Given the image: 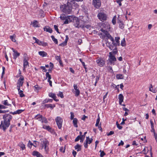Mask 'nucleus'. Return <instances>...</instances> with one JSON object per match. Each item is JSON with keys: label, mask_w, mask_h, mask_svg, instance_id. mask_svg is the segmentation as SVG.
Masks as SVG:
<instances>
[{"label": "nucleus", "mask_w": 157, "mask_h": 157, "mask_svg": "<svg viewBox=\"0 0 157 157\" xmlns=\"http://www.w3.org/2000/svg\"><path fill=\"white\" fill-rule=\"evenodd\" d=\"M38 53L40 56H42L43 57L46 56L47 55V53L44 51H40Z\"/></svg>", "instance_id": "obj_25"}, {"label": "nucleus", "mask_w": 157, "mask_h": 157, "mask_svg": "<svg viewBox=\"0 0 157 157\" xmlns=\"http://www.w3.org/2000/svg\"><path fill=\"white\" fill-rule=\"evenodd\" d=\"M32 24L33 25V26L35 27H39L38 22L36 21H34Z\"/></svg>", "instance_id": "obj_34"}, {"label": "nucleus", "mask_w": 157, "mask_h": 157, "mask_svg": "<svg viewBox=\"0 0 157 157\" xmlns=\"http://www.w3.org/2000/svg\"><path fill=\"white\" fill-rule=\"evenodd\" d=\"M118 99H119V104L121 105V103L123 102L124 100V97L122 94H119L118 96Z\"/></svg>", "instance_id": "obj_22"}, {"label": "nucleus", "mask_w": 157, "mask_h": 157, "mask_svg": "<svg viewBox=\"0 0 157 157\" xmlns=\"http://www.w3.org/2000/svg\"><path fill=\"white\" fill-rule=\"evenodd\" d=\"M48 96L49 97L53 98V100L56 101H59L58 99H56V97L55 94L52 93H49L48 94Z\"/></svg>", "instance_id": "obj_17"}, {"label": "nucleus", "mask_w": 157, "mask_h": 157, "mask_svg": "<svg viewBox=\"0 0 157 157\" xmlns=\"http://www.w3.org/2000/svg\"><path fill=\"white\" fill-rule=\"evenodd\" d=\"M34 87L36 90H39L40 89V88L39 87V86L38 85H35Z\"/></svg>", "instance_id": "obj_62"}, {"label": "nucleus", "mask_w": 157, "mask_h": 157, "mask_svg": "<svg viewBox=\"0 0 157 157\" xmlns=\"http://www.w3.org/2000/svg\"><path fill=\"white\" fill-rule=\"evenodd\" d=\"M24 60H23V70L24 71L25 68L29 66L28 61L29 60V58L28 57L26 54H24Z\"/></svg>", "instance_id": "obj_8"}, {"label": "nucleus", "mask_w": 157, "mask_h": 157, "mask_svg": "<svg viewBox=\"0 0 157 157\" xmlns=\"http://www.w3.org/2000/svg\"><path fill=\"white\" fill-rule=\"evenodd\" d=\"M75 150H77V151H80L81 149V146L77 144L74 147Z\"/></svg>", "instance_id": "obj_27"}, {"label": "nucleus", "mask_w": 157, "mask_h": 157, "mask_svg": "<svg viewBox=\"0 0 157 157\" xmlns=\"http://www.w3.org/2000/svg\"><path fill=\"white\" fill-rule=\"evenodd\" d=\"M13 58L14 59H16L17 58L20 56V53H18L17 51H15V50H13Z\"/></svg>", "instance_id": "obj_19"}, {"label": "nucleus", "mask_w": 157, "mask_h": 157, "mask_svg": "<svg viewBox=\"0 0 157 157\" xmlns=\"http://www.w3.org/2000/svg\"><path fill=\"white\" fill-rule=\"evenodd\" d=\"M54 28L55 30L57 31V32L58 33H59L58 28V26L57 25H54Z\"/></svg>", "instance_id": "obj_55"}, {"label": "nucleus", "mask_w": 157, "mask_h": 157, "mask_svg": "<svg viewBox=\"0 0 157 157\" xmlns=\"http://www.w3.org/2000/svg\"><path fill=\"white\" fill-rule=\"evenodd\" d=\"M33 145V144L29 140V141L28 144V146L30 148H31L32 146Z\"/></svg>", "instance_id": "obj_50"}, {"label": "nucleus", "mask_w": 157, "mask_h": 157, "mask_svg": "<svg viewBox=\"0 0 157 157\" xmlns=\"http://www.w3.org/2000/svg\"><path fill=\"white\" fill-rule=\"evenodd\" d=\"M93 141V139L92 138H90L89 137H86V142L84 143V146L85 147L87 148L88 147V144H91Z\"/></svg>", "instance_id": "obj_14"}, {"label": "nucleus", "mask_w": 157, "mask_h": 157, "mask_svg": "<svg viewBox=\"0 0 157 157\" xmlns=\"http://www.w3.org/2000/svg\"><path fill=\"white\" fill-rule=\"evenodd\" d=\"M43 116L42 115H40V114L37 115L35 117V118L36 120H37L38 121H41L42 120Z\"/></svg>", "instance_id": "obj_23"}, {"label": "nucleus", "mask_w": 157, "mask_h": 157, "mask_svg": "<svg viewBox=\"0 0 157 157\" xmlns=\"http://www.w3.org/2000/svg\"><path fill=\"white\" fill-rule=\"evenodd\" d=\"M114 133V132L113 131H111L109 132V133H108L107 134V135L108 136H110V135H112Z\"/></svg>", "instance_id": "obj_60"}, {"label": "nucleus", "mask_w": 157, "mask_h": 157, "mask_svg": "<svg viewBox=\"0 0 157 157\" xmlns=\"http://www.w3.org/2000/svg\"><path fill=\"white\" fill-rule=\"evenodd\" d=\"M41 141L40 146L42 149L44 148L46 153H48L49 151L48 145L49 143L46 139L42 138L40 139Z\"/></svg>", "instance_id": "obj_4"}, {"label": "nucleus", "mask_w": 157, "mask_h": 157, "mask_svg": "<svg viewBox=\"0 0 157 157\" xmlns=\"http://www.w3.org/2000/svg\"><path fill=\"white\" fill-rule=\"evenodd\" d=\"M99 152L101 153L100 156L101 157H103L105 155V153L103 151H102L101 150H100Z\"/></svg>", "instance_id": "obj_47"}, {"label": "nucleus", "mask_w": 157, "mask_h": 157, "mask_svg": "<svg viewBox=\"0 0 157 157\" xmlns=\"http://www.w3.org/2000/svg\"><path fill=\"white\" fill-rule=\"evenodd\" d=\"M6 107L3 105H0V109H5L6 108Z\"/></svg>", "instance_id": "obj_63"}, {"label": "nucleus", "mask_w": 157, "mask_h": 157, "mask_svg": "<svg viewBox=\"0 0 157 157\" xmlns=\"http://www.w3.org/2000/svg\"><path fill=\"white\" fill-rule=\"evenodd\" d=\"M46 78H48V80H50L51 78V75L49 74V72H47L46 74Z\"/></svg>", "instance_id": "obj_44"}, {"label": "nucleus", "mask_w": 157, "mask_h": 157, "mask_svg": "<svg viewBox=\"0 0 157 157\" xmlns=\"http://www.w3.org/2000/svg\"><path fill=\"white\" fill-rule=\"evenodd\" d=\"M74 25L77 28H83V25H82V22L80 19L79 20L78 18H75V20H74Z\"/></svg>", "instance_id": "obj_6"}, {"label": "nucleus", "mask_w": 157, "mask_h": 157, "mask_svg": "<svg viewBox=\"0 0 157 157\" xmlns=\"http://www.w3.org/2000/svg\"><path fill=\"white\" fill-rule=\"evenodd\" d=\"M86 133H87V132H85L84 133V134L83 135H81V136H80L81 137V138L84 139V138L85 137V135Z\"/></svg>", "instance_id": "obj_59"}, {"label": "nucleus", "mask_w": 157, "mask_h": 157, "mask_svg": "<svg viewBox=\"0 0 157 157\" xmlns=\"http://www.w3.org/2000/svg\"><path fill=\"white\" fill-rule=\"evenodd\" d=\"M44 29V31L48 32L50 33H51L52 32V29L48 26H45Z\"/></svg>", "instance_id": "obj_21"}, {"label": "nucleus", "mask_w": 157, "mask_h": 157, "mask_svg": "<svg viewBox=\"0 0 157 157\" xmlns=\"http://www.w3.org/2000/svg\"><path fill=\"white\" fill-rule=\"evenodd\" d=\"M42 120L41 122L42 123H44L45 124H47L48 123V121L47 119L45 117H42Z\"/></svg>", "instance_id": "obj_42"}, {"label": "nucleus", "mask_w": 157, "mask_h": 157, "mask_svg": "<svg viewBox=\"0 0 157 157\" xmlns=\"http://www.w3.org/2000/svg\"><path fill=\"white\" fill-rule=\"evenodd\" d=\"M152 84L150 85V86L149 87V90L151 91L152 92H153V93H155L157 91V90L155 88H152L151 89V88H152Z\"/></svg>", "instance_id": "obj_30"}, {"label": "nucleus", "mask_w": 157, "mask_h": 157, "mask_svg": "<svg viewBox=\"0 0 157 157\" xmlns=\"http://www.w3.org/2000/svg\"><path fill=\"white\" fill-rule=\"evenodd\" d=\"M107 39H110L112 42V44L111 43L107 41L106 43L107 46L111 50H114L117 49V46L120 45V37H116L115 38V40L109 34L107 33Z\"/></svg>", "instance_id": "obj_1"}, {"label": "nucleus", "mask_w": 157, "mask_h": 157, "mask_svg": "<svg viewBox=\"0 0 157 157\" xmlns=\"http://www.w3.org/2000/svg\"><path fill=\"white\" fill-rule=\"evenodd\" d=\"M109 62L112 64L113 62H115L117 60V59L114 56H113L111 52L109 53Z\"/></svg>", "instance_id": "obj_15"}, {"label": "nucleus", "mask_w": 157, "mask_h": 157, "mask_svg": "<svg viewBox=\"0 0 157 157\" xmlns=\"http://www.w3.org/2000/svg\"><path fill=\"white\" fill-rule=\"evenodd\" d=\"M124 142L122 140H121V142L118 144V146H120L121 145L123 146L124 145Z\"/></svg>", "instance_id": "obj_61"}, {"label": "nucleus", "mask_w": 157, "mask_h": 157, "mask_svg": "<svg viewBox=\"0 0 157 157\" xmlns=\"http://www.w3.org/2000/svg\"><path fill=\"white\" fill-rule=\"evenodd\" d=\"M77 122H78V120L76 118H75L73 121V123L74 124V126L76 128L78 127V125H77Z\"/></svg>", "instance_id": "obj_26"}, {"label": "nucleus", "mask_w": 157, "mask_h": 157, "mask_svg": "<svg viewBox=\"0 0 157 157\" xmlns=\"http://www.w3.org/2000/svg\"><path fill=\"white\" fill-rule=\"evenodd\" d=\"M116 16H115L113 17L112 20V22L113 25H115L116 23Z\"/></svg>", "instance_id": "obj_43"}, {"label": "nucleus", "mask_w": 157, "mask_h": 157, "mask_svg": "<svg viewBox=\"0 0 157 157\" xmlns=\"http://www.w3.org/2000/svg\"><path fill=\"white\" fill-rule=\"evenodd\" d=\"M72 154L74 157H75V156L77 154V152L76 151H73L72 152Z\"/></svg>", "instance_id": "obj_64"}, {"label": "nucleus", "mask_w": 157, "mask_h": 157, "mask_svg": "<svg viewBox=\"0 0 157 157\" xmlns=\"http://www.w3.org/2000/svg\"><path fill=\"white\" fill-rule=\"evenodd\" d=\"M33 39L35 40V43L38 44L39 45H40L42 41H41L39 40L38 39L35 37H33Z\"/></svg>", "instance_id": "obj_29"}, {"label": "nucleus", "mask_w": 157, "mask_h": 157, "mask_svg": "<svg viewBox=\"0 0 157 157\" xmlns=\"http://www.w3.org/2000/svg\"><path fill=\"white\" fill-rule=\"evenodd\" d=\"M24 111V110L22 109H19L13 112H10V113L13 114V115L16 114H19L23 112Z\"/></svg>", "instance_id": "obj_20"}, {"label": "nucleus", "mask_w": 157, "mask_h": 157, "mask_svg": "<svg viewBox=\"0 0 157 157\" xmlns=\"http://www.w3.org/2000/svg\"><path fill=\"white\" fill-rule=\"evenodd\" d=\"M12 118V116L9 114H6L3 116L4 121H2L0 125V128L2 129L4 132L10 125V122Z\"/></svg>", "instance_id": "obj_2"}, {"label": "nucleus", "mask_w": 157, "mask_h": 157, "mask_svg": "<svg viewBox=\"0 0 157 157\" xmlns=\"http://www.w3.org/2000/svg\"><path fill=\"white\" fill-rule=\"evenodd\" d=\"M55 59L56 60L58 61H59L60 60V57L59 56H56L55 57Z\"/></svg>", "instance_id": "obj_56"}, {"label": "nucleus", "mask_w": 157, "mask_h": 157, "mask_svg": "<svg viewBox=\"0 0 157 157\" xmlns=\"http://www.w3.org/2000/svg\"><path fill=\"white\" fill-rule=\"evenodd\" d=\"M73 92L75 93V96L78 97L79 95L80 94V91L78 89L77 90H75V91H74Z\"/></svg>", "instance_id": "obj_36"}, {"label": "nucleus", "mask_w": 157, "mask_h": 157, "mask_svg": "<svg viewBox=\"0 0 157 157\" xmlns=\"http://www.w3.org/2000/svg\"><path fill=\"white\" fill-rule=\"evenodd\" d=\"M81 136H78L75 138V142L78 141L79 140H80V139H81Z\"/></svg>", "instance_id": "obj_54"}, {"label": "nucleus", "mask_w": 157, "mask_h": 157, "mask_svg": "<svg viewBox=\"0 0 157 157\" xmlns=\"http://www.w3.org/2000/svg\"><path fill=\"white\" fill-rule=\"evenodd\" d=\"M100 118L99 115H98V117L97 120L96 124H95L96 126L97 127V126H98V125L99 124V123L100 122Z\"/></svg>", "instance_id": "obj_46"}, {"label": "nucleus", "mask_w": 157, "mask_h": 157, "mask_svg": "<svg viewBox=\"0 0 157 157\" xmlns=\"http://www.w3.org/2000/svg\"><path fill=\"white\" fill-rule=\"evenodd\" d=\"M67 16H66V15L64 14H62L60 16V18L62 20L66 21L67 19Z\"/></svg>", "instance_id": "obj_31"}, {"label": "nucleus", "mask_w": 157, "mask_h": 157, "mask_svg": "<svg viewBox=\"0 0 157 157\" xmlns=\"http://www.w3.org/2000/svg\"><path fill=\"white\" fill-rule=\"evenodd\" d=\"M96 62L98 65L101 67H103L105 64V61L104 58H98L96 60Z\"/></svg>", "instance_id": "obj_11"}, {"label": "nucleus", "mask_w": 157, "mask_h": 157, "mask_svg": "<svg viewBox=\"0 0 157 157\" xmlns=\"http://www.w3.org/2000/svg\"><path fill=\"white\" fill-rule=\"evenodd\" d=\"M57 95L58 96H59L61 98H63L64 97L63 93L61 92H59V93L57 94Z\"/></svg>", "instance_id": "obj_48"}, {"label": "nucleus", "mask_w": 157, "mask_h": 157, "mask_svg": "<svg viewBox=\"0 0 157 157\" xmlns=\"http://www.w3.org/2000/svg\"><path fill=\"white\" fill-rule=\"evenodd\" d=\"M70 114H71V120H73L75 118H74V113L73 112H71Z\"/></svg>", "instance_id": "obj_52"}, {"label": "nucleus", "mask_w": 157, "mask_h": 157, "mask_svg": "<svg viewBox=\"0 0 157 157\" xmlns=\"http://www.w3.org/2000/svg\"><path fill=\"white\" fill-rule=\"evenodd\" d=\"M41 69H43V71L44 72H46L47 71V69L45 68V67L44 66H41L40 67Z\"/></svg>", "instance_id": "obj_57"}, {"label": "nucleus", "mask_w": 157, "mask_h": 157, "mask_svg": "<svg viewBox=\"0 0 157 157\" xmlns=\"http://www.w3.org/2000/svg\"><path fill=\"white\" fill-rule=\"evenodd\" d=\"M124 76L121 74L117 75L116 78L117 79H122L123 78Z\"/></svg>", "instance_id": "obj_39"}, {"label": "nucleus", "mask_w": 157, "mask_h": 157, "mask_svg": "<svg viewBox=\"0 0 157 157\" xmlns=\"http://www.w3.org/2000/svg\"><path fill=\"white\" fill-rule=\"evenodd\" d=\"M97 16L101 21H105L107 19L106 14L103 13L101 12L99 13L98 14Z\"/></svg>", "instance_id": "obj_12"}, {"label": "nucleus", "mask_w": 157, "mask_h": 157, "mask_svg": "<svg viewBox=\"0 0 157 157\" xmlns=\"http://www.w3.org/2000/svg\"><path fill=\"white\" fill-rule=\"evenodd\" d=\"M53 100L52 99H46L43 101V103L45 104L48 102H52Z\"/></svg>", "instance_id": "obj_37"}, {"label": "nucleus", "mask_w": 157, "mask_h": 157, "mask_svg": "<svg viewBox=\"0 0 157 157\" xmlns=\"http://www.w3.org/2000/svg\"><path fill=\"white\" fill-rule=\"evenodd\" d=\"M60 9L63 12L66 13L70 14L71 12V8L68 5L64 4L61 6Z\"/></svg>", "instance_id": "obj_5"}, {"label": "nucleus", "mask_w": 157, "mask_h": 157, "mask_svg": "<svg viewBox=\"0 0 157 157\" xmlns=\"http://www.w3.org/2000/svg\"><path fill=\"white\" fill-rule=\"evenodd\" d=\"M43 128L44 129L47 130L50 132H52V128L49 126H47L45 125H44L43 126Z\"/></svg>", "instance_id": "obj_24"}, {"label": "nucleus", "mask_w": 157, "mask_h": 157, "mask_svg": "<svg viewBox=\"0 0 157 157\" xmlns=\"http://www.w3.org/2000/svg\"><path fill=\"white\" fill-rule=\"evenodd\" d=\"M32 154L33 156H36V157H43L42 155L37 151H33Z\"/></svg>", "instance_id": "obj_18"}, {"label": "nucleus", "mask_w": 157, "mask_h": 157, "mask_svg": "<svg viewBox=\"0 0 157 157\" xmlns=\"http://www.w3.org/2000/svg\"><path fill=\"white\" fill-rule=\"evenodd\" d=\"M15 34H13L12 36H10V39L11 40L15 42L16 41V40L15 38Z\"/></svg>", "instance_id": "obj_32"}, {"label": "nucleus", "mask_w": 157, "mask_h": 157, "mask_svg": "<svg viewBox=\"0 0 157 157\" xmlns=\"http://www.w3.org/2000/svg\"><path fill=\"white\" fill-rule=\"evenodd\" d=\"M24 77L21 76L20 78L17 81V89L18 90H19L20 89L21 87L23 86L24 83Z\"/></svg>", "instance_id": "obj_7"}, {"label": "nucleus", "mask_w": 157, "mask_h": 157, "mask_svg": "<svg viewBox=\"0 0 157 157\" xmlns=\"http://www.w3.org/2000/svg\"><path fill=\"white\" fill-rule=\"evenodd\" d=\"M81 21L82 22V25H83V28H84V25L88 23V21L89 19L86 16H83L82 17V18H81Z\"/></svg>", "instance_id": "obj_16"}, {"label": "nucleus", "mask_w": 157, "mask_h": 157, "mask_svg": "<svg viewBox=\"0 0 157 157\" xmlns=\"http://www.w3.org/2000/svg\"><path fill=\"white\" fill-rule=\"evenodd\" d=\"M55 121L59 129H60L62 127L63 120L60 117H57L55 119Z\"/></svg>", "instance_id": "obj_9"}, {"label": "nucleus", "mask_w": 157, "mask_h": 157, "mask_svg": "<svg viewBox=\"0 0 157 157\" xmlns=\"http://www.w3.org/2000/svg\"><path fill=\"white\" fill-rule=\"evenodd\" d=\"M121 45L122 46H124L126 45L125 41V38H124L121 41Z\"/></svg>", "instance_id": "obj_40"}, {"label": "nucleus", "mask_w": 157, "mask_h": 157, "mask_svg": "<svg viewBox=\"0 0 157 157\" xmlns=\"http://www.w3.org/2000/svg\"><path fill=\"white\" fill-rule=\"evenodd\" d=\"M119 26L120 28L121 29H123L124 28V24L121 22H120V23L119 24Z\"/></svg>", "instance_id": "obj_51"}, {"label": "nucleus", "mask_w": 157, "mask_h": 157, "mask_svg": "<svg viewBox=\"0 0 157 157\" xmlns=\"http://www.w3.org/2000/svg\"><path fill=\"white\" fill-rule=\"evenodd\" d=\"M92 4L95 8L99 9L101 6V1L100 0H92Z\"/></svg>", "instance_id": "obj_10"}, {"label": "nucleus", "mask_w": 157, "mask_h": 157, "mask_svg": "<svg viewBox=\"0 0 157 157\" xmlns=\"http://www.w3.org/2000/svg\"><path fill=\"white\" fill-rule=\"evenodd\" d=\"M51 38L52 40L54 41V42L56 44H57L58 41L55 38V37L53 36H52Z\"/></svg>", "instance_id": "obj_38"}, {"label": "nucleus", "mask_w": 157, "mask_h": 157, "mask_svg": "<svg viewBox=\"0 0 157 157\" xmlns=\"http://www.w3.org/2000/svg\"><path fill=\"white\" fill-rule=\"evenodd\" d=\"M40 45H42L43 46H46L48 45V44L46 42H44L43 41H42Z\"/></svg>", "instance_id": "obj_53"}, {"label": "nucleus", "mask_w": 157, "mask_h": 157, "mask_svg": "<svg viewBox=\"0 0 157 157\" xmlns=\"http://www.w3.org/2000/svg\"><path fill=\"white\" fill-rule=\"evenodd\" d=\"M19 146L21 148L22 150L25 149V145L22 142H21L19 143Z\"/></svg>", "instance_id": "obj_35"}, {"label": "nucleus", "mask_w": 157, "mask_h": 157, "mask_svg": "<svg viewBox=\"0 0 157 157\" xmlns=\"http://www.w3.org/2000/svg\"><path fill=\"white\" fill-rule=\"evenodd\" d=\"M45 106L48 108H50L51 109H53L55 107L54 104L52 105V104H46L45 105Z\"/></svg>", "instance_id": "obj_28"}, {"label": "nucleus", "mask_w": 157, "mask_h": 157, "mask_svg": "<svg viewBox=\"0 0 157 157\" xmlns=\"http://www.w3.org/2000/svg\"><path fill=\"white\" fill-rule=\"evenodd\" d=\"M67 19L66 21H65L64 22V24H67L69 23V22L73 21L74 22V20H75V18H76L74 16H67Z\"/></svg>", "instance_id": "obj_13"}, {"label": "nucleus", "mask_w": 157, "mask_h": 157, "mask_svg": "<svg viewBox=\"0 0 157 157\" xmlns=\"http://www.w3.org/2000/svg\"><path fill=\"white\" fill-rule=\"evenodd\" d=\"M2 103L5 105H11L9 104L7 100H4L2 101Z\"/></svg>", "instance_id": "obj_41"}, {"label": "nucleus", "mask_w": 157, "mask_h": 157, "mask_svg": "<svg viewBox=\"0 0 157 157\" xmlns=\"http://www.w3.org/2000/svg\"><path fill=\"white\" fill-rule=\"evenodd\" d=\"M18 94H19L21 97H23L25 96V95L23 93V91L20 89L19 90H18Z\"/></svg>", "instance_id": "obj_33"}, {"label": "nucleus", "mask_w": 157, "mask_h": 157, "mask_svg": "<svg viewBox=\"0 0 157 157\" xmlns=\"http://www.w3.org/2000/svg\"><path fill=\"white\" fill-rule=\"evenodd\" d=\"M67 41H66V39L65 40V42H63L61 44H59V46H65L67 44Z\"/></svg>", "instance_id": "obj_49"}, {"label": "nucleus", "mask_w": 157, "mask_h": 157, "mask_svg": "<svg viewBox=\"0 0 157 157\" xmlns=\"http://www.w3.org/2000/svg\"><path fill=\"white\" fill-rule=\"evenodd\" d=\"M8 112V111L2 110H0V113H4Z\"/></svg>", "instance_id": "obj_58"}, {"label": "nucleus", "mask_w": 157, "mask_h": 157, "mask_svg": "<svg viewBox=\"0 0 157 157\" xmlns=\"http://www.w3.org/2000/svg\"><path fill=\"white\" fill-rule=\"evenodd\" d=\"M65 147H60L59 151L60 152H63V153H64L65 151Z\"/></svg>", "instance_id": "obj_45"}, {"label": "nucleus", "mask_w": 157, "mask_h": 157, "mask_svg": "<svg viewBox=\"0 0 157 157\" xmlns=\"http://www.w3.org/2000/svg\"><path fill=\"white\" fill-rule=\"evenodd\" d=\"M101 27V28L100 29V31L102 32L103 33H100L99 35L101 36L100 37L102 38H106V34L107 33H109L108 31L110 29V25L108 23L105 22L102 24Z\"/></svg>", "instance_id": "obj_3"}]
</instances>
